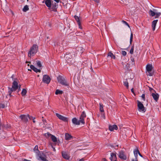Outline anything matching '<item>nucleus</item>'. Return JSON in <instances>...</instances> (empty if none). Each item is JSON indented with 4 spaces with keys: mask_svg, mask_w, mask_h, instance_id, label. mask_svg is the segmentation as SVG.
<instances>
[{
    "mask_svg": "<svg viewBox=\"0 0 161 161\" xmlns=\"http://www.w3.org/2000/svg\"><path fill=\"white\" fill-rule=\"evenodd\" d=\"M118 156L121 159L125 160L127 158L125 154V152L122 150L119 151Z\"/></svg>",
    "mask_w": 161,
    "mask_h": 161,
    "instance_id": "0eeeda50",
    "label": "nucleus"
},
{
    "mask_svg": "<svg viewBox=\"0 0 161 161\" xmlns=\"http://www.w3.org/2000/svg\"><path fill=\"white\" fill-rule=\"evenodd\" d=\"M158 21V19L155 20L153 21L152 22V26L153 31H154L155 30V27Z\"/></svg>",
    "mask_w": 161,
    "mask_h": 161,
    "instance_id": "a211bd4d",
    "label": "nucleus"
},
{
    "mask_svg": "<svg viewBox=\"0 0 161 161\" xmlns=\"http://www.w3.org/2000/svg\"><path fill=\"white\" fill-rule=\"evenodd\" d=\"M56 116L60 120L65 122H67L68 120V118L64 117L58 113L56 114Z\"/></svg>",
    "mask_w": 161,
    "mask_h": 161,
    "instance_id": "9b49d317",
    "label": "nucleus"
},
{
    "mask_svg": "<svg viewBox=\"0 0 161 161\" xmlns=\"http://www.w3.org/2000/svg\"><path fill=\"white\" fill-rule=\"evenodd\" d=\"M57 80L58 82L62 85L65 86H68L69 84L67 82L65 78L61 75H59L57 77Z\"/></svg>",
    "mask_w": 161,
    "mask_h": 161,
    "instance_id": "f03ea898",
    "label": "nucleus"
},
{
    "mask_svg": "<svg viewBox=\"0 0 161 161\" xmlns=\"http://www.w3.org/2000/svg\"><path fill=\"white\" fill-rule=\"evenodd\" d=\"M29 9V6L27 5H25L23 9V11L24 12H26Z\"/></svg>",
    "mask_w": 161,
    "mask_h": 161,
    "instance_id": "7c9ffc66",
    "label": "nucleus"
},
{
    "mask_svg": "<svg viewBox=\"0 0 161 161\" xmlns=\"http://www.w3.org/2000/svg\"><path fill=\"white\" fill-rule=\"evenodd\" d=\"M18 81V79L17 78H15V80H14L12 83V88L14 89V90L16 91L18 88L19 87Z\"/></svg>",
    "mask_w": 161,
    "mask_h": 161,
    "instance_id": "1a4fd4ad",
    "label": "nucleus"
},
{
    "mask_svg": "<svg viewBox=\"0 0 161 161\" xmlns=\"http://www.w3.org/2000/svg\"><path fill=\"white\" fill-rule=\"evenodd\" d=\"M5 107V105L2 103H0V108H4Z\"/></svg>",
    "mask_w": 161,
    "mask_h": 161,
    "instance_id": "c03bdc74",
    "label": "nucleus"
},
{
    "mask_svg": "<svg viewBox=\"0 0 161 161\" xmlns=\"http://www.w3.org/2000/svg\"><path fill=\"white\" fill-rule=\"evenodd\" d=\"M149 14L150 16L153 17L155 16L156 14L153 12V11L152 10H150L149 11Z\"/></svg>",
    "mask_w": 161,
    "mask_h": 161,
    "instance_id": "5701e85b",
    "label": "nucleus"
},
{
    "mask_svg": "<svg viewBox=\"0 0 161 161\" xmlns=\"http://www.w3.org/2000/svg\"><path fill=\"white\" fill-rule=\"evenodd\" d=\"M153 12H154L156 14H157V13H158L159 12H158V10L156 9H154V8L153 9Z\"/></svg>",
    "mask_w": 161,
    "mask_h": 161,
    "instance_id": "49530a36",
    "label": "nucleus"
},
{
    "mask_svg": "<svg viewBox=\"0 0 161 161\" xmlns=\"http://www.w3.org/2000/svg\"><path fill=\"white\" fill-rule=\"evenodd\" d=\"M30 67L31 69H32L34 72L37 73L38 72H40L41 70L39 69H38L36 67H35L34 65H31L30 66Z\"/></svg>",
    "mask_w": 161,
    "mask_h": 161,
    "instance_id": "aec40b11",
    "label": "nucleus"
},
{
    "mask_svg": "<svg viewBox=\"0 0 161 161\" xmlns=\"http://www.w3.org/2000/svg\"><path fill=\"white\" fill-rule=\"evenodd\" d=\"M124 85L127 88H128L129 83L127 79L125 80V81H124Z\"/></svg>",
    "mask_w": 161,
    "mask_h": 161,
    "instance_id": "cd10ccee",
    "label": "nucleus"
},
{
    "mask_svg": "<svg viewBox=\"0 0 161 161\" xmlns=\"http://www.w3.org/2000/svg\"><path fill=\"white\" fill-rule=\"evenodd\" d=\"M142 97V98L143 100L144 101L145 100V94H142L141 96Z\"/></svg>",
    "mask_w": 161,
    "mask_h": 161,
    "instance_id": "de8ad7c7",
    "label": "nucleus"
},
{
    "mask_svg": "<svg viewBox=\"0 0 161 161\" xmlns=\"http://www.w3.org/2000/svg\"><path fill=\"white\" fill-rule=\"evenodd\" d=\"M52 135H53L51 134L49 132H47L45 134V136L47 137H49L50 136L51 137V136Z\"/></svg>",
    "mask_w": 161,
    "mask_h": 161,
    "instance_id": "a19ab883",
    "label": "nucleus"
},
{
    "mask_svg": "<svg viewBox=\"0 0 161 161\" xmlns=\"http://www.w3.org/2000/svg\"><path fill=\"white\" fill-rule=\"evenodd\" d=\"M137 108L138 110L140 112H142L144 113L146 111V109L144 106L143 104L138 100L137 101Z\"/></svg>",
    "mask_w": 161,
    "mask_h": 161,
    "instance_id": "20e7f679",
    "label": "nucleus"
},
{
    "mask_svg": "<svg viewBox=\"0 0 161 161\" xmlns=\"http://www.w3.org/2000/svg\"><path fill=\"white\" fill-rule=\"evenodd\" d=\"M64 58L68 63L71 62L72 59V56L70 53H66V54L65 55Z\"/></svg>",
    "mask_w": 161,
    "mask_h": 161,
    "instance_id": "9d476101",
    "label": "nucleus"
},
{
    "mask_svg": "<svg viewBox=\"0 0 161 161\" xmlns=\"http://www.w3.org/2000/svg\"><path fill=\"white\" fill-rule=\"evenodd\" d=\"M72 122L74 125H80L79 121L76 118H74L72 119Z\"/></svg>",
    "mask_w": 161,
    "mask_h": 161,
    "instance_id": "4be33fe9",
    "label": "nucleus"
},
{
    "mask_svg": "<svg viewBox=\"0 0 161 161\" xmlns=\"http://www.w3.org/2000/svg\"><path fill=\"white\" fill-rule=\"evenodd\" d=\"M132 161H138L137 160H135L134 159H132Z\"/></svg>",
    "mask_w": 161,
    "mask_h": 161,
    "instance_id": "774afa93",
    "label": "nucleus"
},
{
    "mask_svg": "<svg viewBox=\"0 0 161 161\" xmlns=\"http://www.w3.org/2000/svg\"><path fill=\"white\" fill-rule=\"evenodd\" d=\"M8 95L10 97H11L12 96V95H11V93H12V92H13L16 91V90H14V89L12 87H8Z\"/></svg>",
    "mask_w": 161,
    "mask_h": 161,
    "instance_id": "6ab92c4d",
    "label": "nucleus"
},
{
    "mask_svg": "<svg viewBox=\"0 0 161 161\" xmlns=\"http://www.w3.org/2000/svg\"><path fill=\"white\" fill-rule=\"evenodd\" d=\"M63 91L60 90L58 89H57L55 93L56 95L62 94L63 93Z\"/></svg>",
    "mask_w": 161,
    "mask_h": 161,
    "instance_id": "bb28decb",
    "label": "nucleus"
},
{
    "mask_svg": "<svg viewBox=\"0 0 161 161\" xmlns=\"http://www.w3.org/2000/svg\"><path fill=\"white\" fill-rule=\"evenodd\" d=\"M38 50V46L36 44H33L28 52V56L31 57V56L34 55L37 52Z\"/></svg>",
    "mask_w": 161,
    "mask_h": 161,
    "instance_id": "f257e3e1",
    "label": "nucleus"
},
{
    "mask_svg": "<svg viewBox=\"0 0 161 161\" xmlns=\"http://www.w3.org/2000/svg\"><path fill=\"white\" fill-rule=\"evenodd\" d=\"M131 91L132 93H134V90L133 88L131 89Z\"/></svg>",
    "mask_w": 161,
    "mask_h": 161,
    "instance_id": "e2e57ef3",
    "label": "nucleus"
},
{
    "mask_svg": "<svg viewBox=\"0 0 161 161\" xmlns=\"http://www.w3.org/2000/svg\"><path fill=\"white\" fill-rule=\"evenodd\" d=\"M118 147V146L117 145V146H116L115 147V149H117V147Z\"/></svg>",
    "mask_w": 161,
    "mask_h": 161,
    "instance_id": "69168bd1",
    "label": "nucleus"
},
{
    "mask_svg": "<svg viewBox=\"0 0 161 161\" xmlns=\"http://www.w3.org/2000/svg\"><path fill=\"white\" fill-rule=\"evenodd\" d=\"M11 78L12 79V80H15V79L14 78V75H13L11 77Z\"/></svg>",
    "mask_w": 161,
    "mask_h": 161,
    "instance_id": "5fc2aeb1",
    "label": "nucleus"
},
{
    "mask_svg": "<svg viewBox=\"0 0 161 161\" xmlns=\"http://www.w3.org/2000/svg\"><path fill=\"white\" fill-rule=\"evenodd\" d=\"M20 86H21V85H20L19 86V90H20Z\"/></svg>",
    "mask_w": 161,
    "mask_h": 161,
    "instance_id": "338daca9",
    "label": "nucleus"
},
{
    "mask_svg": "<svg viewBox=\"0 0 161 161\" xmlns=\"http://www.w3.org/2000/svg\"><path fill=\"white\" fill-rule=\"evenodd\" d=\"M27 91L25 89H23L21 92V95L23 96H25L26 94Z\"/></svg>",
    "mask_w": 161,
    "mask_h": 161,
    "instance_id": "c85d7f7f",
    "label": "nucleus"
},
{
    "mask_svg": "<svg viewBox=\"0 0 161 161\" xmlns=\"http://www.w3.org/2000/svg\"><path fill=\"white\" fill-rule=\"evenodd\" d=\"M122 54L124 56H126V54H127V53L125 51H122Z\"/></svg>",
    "mask_w": 161,
    "mask_h": 161,
    "instance_id": "a18cd8bd",
    "label": "nucleus"
},
{
    "mask_svg": "<svg viewBox=\"0 0 161 161\" xmlns=\"http://www.w3.org/2000/svg\"><path fill=\"white\" fill-rule=\"evenodd\" d=\"M34 151L37 154H38V153H40L41 152L38 150V146L37 145L34 148Z\"/></svg>",
    "mask_w": 161,
    "mask_h": 161,
    "instance_id": "393cba45",
    "label": "nucleus"
},
{
    "mask_svg": "<svg viewBox=\"0 0 161 161\" xmlns=\"http://www.w3.org/2000/svg\"><path fill=\"white\" fill-rule=\"evenodd\" d=\"M122 22L124 24H125V25H127L129 27H130V26L125 21V20H123L122 21Z\"/></svg>",
    "mask_w": 161,
    "mask_h": 161,
    "instance_id": "37998d69",
    "label": "nucleus"
},
{
    "mask_svg": "<svg viewBox=\"0 0 161 161\" xmlns=\"http://www.w3.org/2000/svg\"><path fill=\"white\" fill-rule=\"evenodd\" d=\"M134 155H135V157L136 160H137V157H138L137 154H135Z\"/></svg>",
    "mask_w": 161,
    "mask_h": 161,
    "instance_id": "603ef678",
    "label": "nucleus"
},
{
    "mask_svg": "<svg viewBox=\"0 0 161 161\" xmlns=\"http://www.w3.org/2000/svg\"><path fill=\"white\" fill-rule=\"evenodd\" d=\"M4 127L7 129H9L11 128V125L9 124H7L4 125Z\"/></svg>",
    "mask_w": 161,
    "mask_h": 161,
    "instance_id": "c9c22d12",
    "label": "nucleus"
},
{
    "mask_svg": "<svg viewBox=\"0 0 161 161\" xmlns=\"http://www.w3.org/2000/svg\"><path fill=\"white\" fill-rule=\"evenodd\" d=\"M108 56H110L111 58L114 59L115 58V56L114 55L113 53L111 52H109L108 53Z\"/></svg>",
    "mask_w": 161,
    "mask_h": 161,
    "instance_id": "a878e982",
    "label": "nucleus"
},
{
    "mask_svg": "<svg viewBox=\"0 0 161 161\" xmlns=\"http://www.w3.org/2000/svg\"><path fill=\"white\" fill-rule=\"evenodd\" d=\"M78 121H79L80 124V123H81L83 124H84L85 123L84 119L81 118V117H80V119Z\"/></svg>",
    "mask_w": 161,
    "mask_h": 161,
    "instance_id": "473e14b6",
    "label": "nucleus"
},
{
    "mask_svg": "<svg viewBox=\"0 0 161 161\" xmlns=\"http://www.w3.org/2000/svg\"><path fill=\"white\" fill-rule=\"evenodd\" d=\"M36 64L37 66L39 67H41L42 66V64L41 62L40 61H38L36 62Z\"/></svg>",
    "mask_w": 161,
    "mask_h": 161,
    "instance_id": "ea45409f",
    "label": "nucleus"
},
{
    "mask_svg": "<svg viewBox=\"0 0 161 161\" xmlns=\"http://www.w3.org/2000/svg\"><path fill=\"white\" fill-rule=\"evenodd\" d=\"M161 15V12H159L158 13L156 14L155 15V18H159V17Z\"/></svg>",
    "mask_w": 161,
    "mask_h": 161,
    "instance_id": "e433bc0d",
    "label": "nucleus"
},
{
    "mask_svg": "<svg viewBox=\"0 0 161 161\" xmlns=\"http://www.w3.org/2000/svg\"><path fill=\"white\" fill-rule=\"evenodd\" d=\"M153 69V66L152 64H147L146 66V70L147 75L152 76L154 74V72H152V70Z\"/></svg>",
    "mask_w": 161,
    "mask_h": 161,
    "instance_id": "7ed1b4c3",
    "label": "nucleus"
},
{
    "mask_svg": "<svg viewBox=\"0 0 161 161\" xmlns=\"http://www.w3.org/2000/svg\"><path fill=\"white\" fill-rule=\"evenodd\" d=\"M79 161H84V158H82L80 159Z\"/></svg>",
    "mask_w": 161,
    "mask_h": 161,
    "instance_id": "bf43d9fd",
    "label": "nucleus"
},
{
    "mask_svg": "<svg viewBox=\"0 0 161 161\" xmlns=\"http://www.w3.org/2000/svg\"><path fill=\"white\" fill-rule=\"evenodd\" d=\"M74 18L75 19L76 21H77V24L78 23L79 24V23H81L79 17L78 16H77V15H75L74 16Z\"/></svg>",
    "mask_w": 161,
    "mask_h": 161,
    "instance_id": "c756f323",
    "label": "nucleus"
},
{
    "mask_svg": "<svg viewBox=\"0 0 161 161\" xmlns=\"http://www.w3.org/2000/svg\"><path fill=\"white\" fill-rule=\"evenodd\" d=\"M28 118L31 120L32 119H33L34 118V117L31 116H30V115L29 114H28Z\"/></svg>",
    "mask_w": 161,
    "mask_h": 161,
    "instance_id": "09e8293b",
    "label": "nucleus"
},
{
    "mask_svg": "<svg viewBox=\"0 0 161 161\" xmlns=\"http://www.w3.org/2000/svg\"><path fill=\"white\" fill-rule=\"evenodd\" d=\"M51 80L50 77L47 75H43L42 78V81L45 83L48 84Z\"/></svg>",
    "mask_w": 161,
    "mask_h": 161,
    "instance_id": "6e6552de",
    "label": "nucleus"
},
{
    "mask_svg": "<svg viewBox=\"0 0 161 161\" xmlns=\"http://www.w3.org/2000/svg\"><path fill=\"white\" fill-rule=\"evenodd\" d=\"M131 64L132 65H134L135 64V60L134 58L131 57Z\"/></svg>",
    "mask_w": 161,
    "mask_h": 161,
    "instance_id": "79ce46f5",
    "label": "nucleus"
},
{
    "mask_svg": "<svg viewBox=\"0 0 161 161\" xmlns=\"http://www.w3.org/2000/svg\"><path fill=\"white\" fill-rule=\"evenodd\" d=\"M38 156L39 158L42 161H48L46 159L47 157L45 153L41 152L39 153H38Z\"/></svg>",
    "mask_w": 161,
    "mask_h": 161,
    "instance_id": "423d86ee",
    "label": "nucleus"
},
{
    "mask_svg": "<svg viewBox=\"0 0 161 161\" xmlns=\"http://www.w3.org/2000/svg\"><path fill=\"white\" fill-rule=\"evenodd\" d=\"M149 90L150 91V92H152V91H153V92H154L156 93V92L155 91V90H154L152 88H151V87H149Z\"/></svg>",
    "mask_w": 161,
    "mask_h": 161,
    "instance_id": "8fccbe9b",
    "label": "nucleus"
},
{
    "mask_svg": "<svg viewBox=\"0 0 161 161\" xmlns=\"http://www.w3.org/2000/svg\"><path fill=\"white\" fill-rule=\"evenodd\" d=\"M80 117L83 119H84V118L86 117V115L84 111H83Z\"/></svg>",
    "mask_w": 161,
    "mask_h": 161,
    "instance_id": "2f4dec72",
    "label": "nucleus"
},
{
    "mask_svg": "<svg viewBox=\"0 0 161 161\" xmlns=\"http://www.w3.org/2000/svg\"><path fill=\"white\" fill-rule=\"evenodd\" d=\"M138 154L139 155L141 156V157H143V156H142V155L141 154V153H140V152H139L138 153Z\"/></svg>",
    "mask_w": 161,
    "mask_h": 161,
    "instance_id": "13d9d810",
    "label": "nucleus"
},
{
    "mask_svg": "<svg viewBox=\"0 0 161 161\" xmlns=\"http://www.w3.org/2000/svg\"><path fill=\"white\" fill-rule=\"evenodd\" d=\"M35 119V118L34 117L33 119V122L34 123H35V121L34 120V119Z\"/></svg>",
    "mask_w": 161,
    "mask_h": 161,
    "instance_id": "052dcab7",
    "label": "nucleus"
},
{
    "mask_svg": "<svg viewBox=\"0 0 161 161\" xmlns=\"http://www.w3.org/2000/svg\"><path fill=\"white\" fill-rule=\"evenodd\" d=\"M58 7V4L55 3H53V2L52 1L51 8H48V9L51 11H53L54 12H56L57 11V8Z\"/></svg>",
    "mask_w": 161,
    "mask_h": 161,
    "instance_id": "39448f33",
    "label": "nucleus"
},
{
    "mask_svg": "<svg viewBox=\"0 0 161 161\" xmlns=\"http://www.w3.org/2000/svg\"><path fill=\"white\" fill-rule=\"evenodd\" d=\"M61 153L62 156L64 158L67 160H68L69 159L70 157L67 153L66 152L63 151H62Z\"/></svg>",
    "mask_w": 161,
    "mask_h": 161,
    "instance_id": "2eb2a0df",
    "label": "nucleus"
},
{
    "mask_svg": "<svg viewBox=\"0 0 161 161\" xmlns=\"http://www.w3.org/2000/svg\"><path fill=\"white\" fill-rule=\"evenodd\" d=\"M152 95L155 101L157 102L159 97V95L158 94L156 93H152Z\"/></svg>",
    "mask_w": 161,
    "mask_h": 161,
    "instance_id": "f3484780",
    "label": "nucleus"
},
{
    "mask_svg": "<svg viewBox=\"0 0 161 161\" xmlns=\"http://www.w3.org/2000/svg\"><path fill=\"white\" fill-rule=\"evenodd\" d=\"M44 2L48 8H51L52 3V1L51 0H44L43 1V3Z\"/></svg>",
    "mask_w": 161,
    "mask_h": 161,
    "instance_id": "4468645a",
    "label": "nucleus"
},
{
    "mask_svg": "<svg viewBox=\"0 0 161 161\" xmlns=\"http://www.w3.org/2000/svg\"><path fill=\"white\" fill-rule=\"evenodd\" d=\"M108 128L110 131H113L114 130H117L118 129V127L116 125H109Z\"/></svg>",
    "mask_w": 161,
    "mask_h": 161,
    "instance_id": "dca6fc26",
    "label": "nucleus"
},
{
    "mask_svg": "<svg viewBox=\"0 0 161 161\" xmlns=\"http://www.w3.org/2000/svg\"><path fill=\"white\" fill-rule=\"evenodd\" d=\"M65 139L66 140H69L72 138V136L69 134L66 133L65 135Z\"/></svg>",
    "mask_w": 161,
    "mask_h": 161,
    "instance_id": "412c9836",
    "label": "nucleus"
},
{
    "mask_svg": "<svg viewBox=\"0 0 161 161\" xmlns=\"http://www.w3.org/2000/svg\"><path fill=\"white\" fill-rule=\"evenodd\" d=\"M24 161H31V160H28L26 159H24Z\"/></svg>",
    "mask_w": 161,
    "mask_h": 161,
    "instance_id": "680f3d73",
    "label": "nucleus"
},
{
    "mask_svg": "<svg viewBox=\"0 0 161 161\" xmlns=\"http://www.w3.org/2000/svg\"><path fill=\"white\" fill-rule=\"evenodd\" d=\"M19 118L21 119V120L24 122L26 123L28 121V116L27 115L25 114L21 115Z\"/></svg>",
    "mask_w": 161,
    "mask_h": 161,
    "instance_id": "f8f14e48",
    "label": "nucleus"
},
{
    "mask_svg": "<svg viewBox=\"0 0 161 161\" xmlns=\"http://www.w3.org/2000/svg\"><path fill=\"white\" fill-rule=\"evenodd\" d=\"M133 38V35L132 33H131L130 36V44H131L132 43V41Z\"/></svg>",
    "mask_w": 161,
    "mask_h": 161,
    "instance_id": "4c0bfd02",
    "label": "nucleus"
},
{
    "mask_svg": "<svg viewBox=\"0 0 161 161\" xmlns=\"http://www.w3.org/2000/svg\"><path fill=\"white\" fill-rule=\"evenodd\" d=\"M116 153H111L110 154V157L109 158L110 159L111 161L113 160H117V157L116 155Z\"/></svg>",
    "mask_w": 161,
    "mask_h": 161,
    "instance_id": "ddd939ff",
    "label": "nucleus"
},
{
    "mask_svg": "<svg viewBox=\"0 0 161 161\" xmlns=\"http://www.w3.org/2000/svg\"><path fill=\"white\" fill-rule=\"evenodd\" d=\"M134 45L131 46V48L130 51V53L131 54H133L134 52Z\"/></svg>",
    "mask_w": 161,
    "mask_h": 161,
    "instance_id": "f704fd0d",
    "label": "nucleus"
},
{
    "mask_svg": "<svg viewBox=\"0 0 161 161\" xmlns=\"http://www.w3.org/2000/svg\"><path fill=\"white\" fill-rule=\"evenodd\" d=\"M51 138L53 142L55 143L57 142V138L54 136L53 135H52Z\"/></svg>",
    "mask_w": 161,
    "mask_h": 161,
    "instance_id": "b1692460",
    "label": "nucleus"
},
{
    "mask_svg": "<svg viewBox=\"0 0 161 161\" xmlns=\"http://www.w3.org/2000/svg\"><path fill=\"white\" fill-rule=\"evenodd\" d=\"M101 161H108L105 158H103L102 159Z\"/></svg>",
    "mask_w": 161,
    "mask_h": 161,
    "instance_id": "4d7b16f0",
    "label": "nucleus"
},
{
    "mask_svg": "<svg viewBox=\"0 0 161 161\" xmlns=\"http://www.w3.org/2000/svg\"><path fill=\"white\" fill-rule=\"evenodd\" d=\"M51 146H52V148L53 149V151H56V149H55V148L52 145H51Z\"/></svg>",
    "mask_w": 161,
    "mask_h": 161,
    "instance_id": "6e6d98bb",
    "label": "nucleus"
},
{
    "mask_svg": "<svg viewBox=\"0 0 161 161\" xmlns=\"http://www.w3.org/2000/svg\"><path fill=\"white\" fill-rule=\"evenodd\" d=\"M139 152V150H138V148L137 147L136 149H135L134 151V154H137Z\"/></svg>",
    "mask_w": 161,
    "mask_h": 161,
    "instance_id": "58836bf2",
    "label": "nucleus"
},
{
    "mask_svg": "<svg viewBox=\"0 0 161 161\" xmlns=\"http://www.w3.org/2000/svg\"><path fill=\"white\" fill-rule=\"evenodd\" d=\"M57 142L58 143H59L60 142V141L59 140H57Z\"/></svg>",
    "mask_w": 161,
    "mask_h": 161,
    "instance_id": "0e129e2a",
    "label": "nucleus"
},
{
    "mask_svg": "<svg viewBox=\"0 0 161 161\" xmlns=\"http://www.w3.org/2000/svg\"><path fill=\"white\" fill-rule=\"evenodd\" d=\"M100 105V111L101 112H104V109L103 108V105L101 103H99Z\"/></svg>",
    "mask_w": 161,
    "mask_h": 161,
    "instance_id": "72a5a7b5",
    "label": "nucleus"
},
{
    "mask_svg": "<svg viewBox=\"0 0 161 161\" xmlns=\"http://www.w3.org/2000/svg\"><path fill=\"white\" fill-rule=\"evenodd\" d=\"M78 24L79 26V28H80V29H82V26H81V23H78Z\"/></svg>",
    "mask_w": 161,
    "mask_h": 161,
    "instance_id": "3c124183",
    "label": "nucleus"
},
{
    "mask_svg": "<svg viewBox=\"0 0 161 161\" xmlns=\"http://www.w3.org/2000/svg\"><path fill=\"white\" fill-rule=\"evenodd\" d=\"M42 121H43L44 124H45L46 123H47L46 120V119H43Z\"/></svg>",
    "mask_w": 161,
    "mask_h": 161,
    "instance_id": "864d4df0",
    "label": "nucleus"
}]
</instances>
